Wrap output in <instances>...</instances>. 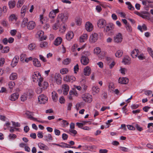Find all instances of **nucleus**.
I'll use <instances>...</instances> for the list:
<instances>
[{"label":"nucleus","mask_w":153,"mask_h":153,"mask_svg":"<svg viewBox=\"0 0 153 153\" xmlns=\"http://www.w3.org/2000/svg\"><path fill=\"white\" fill-rule=\"evenodd\" d=\"M68 17V14L66 13H61L58 15L57 22H58L59 20H61L63 22H64L67 21Z\"/></svg>","instance_id":"nucleus-1"},{"label":"nucleus","mask_w":153,"mask_h":153,"mask_svg":"<svg viewBox=\"0 0 153 153\" xmlns=\"http://www.w3.org/2000/svg\"><path fill=\"white\" fill-rule=\"evenodd\" d=\"M43 78H39V81L38 82V85L40 87L42 88L43 90H45L47 88L48 86V83L46 81L43 82Z\"/></svg>","instance_id":"nucleus-2"},{"label":"nucleus","mask_w":153,"mask_h":153,"mask_svg":"<svg viewBox=\"0 0 153 153\" xmlns=\"http://www.w3.org/2000/svg\"><path fill=\"white\" fill-rule=\"evenodd\" d=\"M38 100L40 104H45L48 101V98L44 94H41L38 97Z\"/></svg>","instance_id":"nucleus-3"},{"label":"nucleus","mask_w":153,"mask_h":153,"mask_svg":"<svg viewBox=\"0 0 153 153\" xmlns=\"http://www.w3.org/2000/svg\"><path fill=\"white\" fill-rule=\"evenodd\" d=\"M98 36L97 33H94L92 34L89 38L90 42L91 43L95 42L97 40Z\"/></svg>","instance_id":"nucleus-4"},{"label":"nucleus","mask_w":153,"mask_h":153,"mask_svg":"<svg viewBox=\"0 0 153 153\" xmlns=\"http://www.w3.org/2000/svg\"><path fill=\"white\" fill-rule=\"evenodd\" d=\"M106 23L105 20L102 19H100L97 22L98 26L100 28H103L105 26Z\"/></svg>","instance_id":"nucleus-5"},{"label":"nucleus","mask_w":153,"mask_h":153,"mask_svg":"<svg viewBox=\"0 0 153 153\" xmlns=\"http://www.w3.org/2000/svg\"><path fill=\"white\" fill-rule=\"evenodd\" d=\"M123 38L122 34L118 33L114 37V42L117 43L121 42Z\"/></svg>","instance_id":"nucleus-6"},{"label":"nucleus","mask_w":153,"mask_h":153,"mask_svg":"<svg viewBox=\"0 0 153 153\" xmlns=\"http://www.w3.org/2000/svg\"><path fill=\"white\" fill-rule=\"evenodd\" d=\"M62 90L64 95H67L69 90V86L67 84H63L62 85Z\"/></svg>","instance_id":"nucleus-7"},{"label":"nucleus","mask_w":153,"mask_h":153,"mask_svg":"<svg viewBox=\"0 0 153 153\" xmlns=\"http://www.w3.org/2000/svg\"><path fill=\"white\" fill-rule=\"evenodd\" d=\"M80 61L81 63L84 65H86L89 62V59L88 57H85L84 56H82Z\"/></svg>","instance_id":"nucleus-8"},{"label":"nucleus","mask_w":153,"mask_h":153,"mask_svg":"<svg viewBox=\"0 0 153 153\" xmlns=\"http://www.w3.org/2000/svg\"><path fill=\"white\" fill-rule=\"evenodd\" d=\"M27 29L29 30H33L36 26L35 23L33 21H30L27 24Z\"/></svg>","instance_id":"nucleus-9"},{"label":"nucleus","mask_w":153,"mask_h":153,"mask_svg":"<svg viewBox=\"0 0 153 153\" xmlns=\"http://www.w3.org/2000/svg\"><path fill=\"white\" fill-rule=\"evenodd\" d=\"M114 27V26L112 23H109L108 25L104 27V31L105 32L109 31L113 29Z\"/></svg>","instance_id":"nucleus-10"},{"label":"nucleus","mask_w":153,"mask_h":153,"mask_svg":"<svg viewBox=\"0 0 153 153\" xmlns=\"http://www.w3.org/2000/svg\"><path fill=\"white\" fill-rule=\"evenodd\" d=\"M55 79L58 84L59 85L61 84L62 78L61 77V76L59 74L56 73L55 74Z\"/></svg>","instance_id":"nucleus-11"},{"label":"nucleus","mask_w":153,"mask_h":153,"mask_svg":"<svg viewBox=\"0 0 153 153\" xmlns=\"http://www.w3.org/2000/svg\"><path fill=\"white\" fill-rule=\"evenodd\" d=\"M85 27L87 30L89 32L92 31L93 29V26L92 24L89 22L86 23Z\"/></svg>","instance_id":"nucleus-12"},{"label":"nucleus","mask_w":153,"mask_h":153,"mask_svg":"<svg viewBox=\"0 0 153 153\" xmlns=\"http://www.w3.org/2000/svg\"><path fill=\"white\" fill-rule=\"evenodd\" d=\"M19 59V57L18 56H16L13 59L11 63V65L13 67L15 66L17 64Z\"/></svg>","instance_id":"nucleus-13"},{"label":"nucleus","mask_w":153,"mask_h":153,"mask_svg":"<svg viewBox=\"0 0 153 153\" xmlns=\"http://www.w3.org/2000/svg\"><path fill=\"white\" fill-rule=\"evenodd\" d=\"M91 69L88 66H87L84 69V73L85 76H89L91 73Z\"/></svg>","instance_id":"nucleus-14"},{"label":"nucleus","mask_w":153,"mask_h":153,"mask_svg":"<svg viewBox=\"0 0 153 153\" xmlns=\"http://www.w3.org/2000/svg\"><path fill=\"white\" fill-rule=\"evenodd\" d=\"M128 81V79L126 77L120 78L119 79V82L121 84H126Z\"/></svg>","instance_id":"nucleus-15"},{"label":"nucleus","mask_w":153,"mask_h":153,"mask_svg":"<svg viewBox=\"0 0 153 153\" xmlns=\"http://www.w3.org/2000/svg\"><path fill=\"white\" fill-rule=\"evenodd\" d=\"M38 146L41 149L47 151L49 149V148L48 146L44 145L41 143H38Z\"/></svg>","instance_id":"nucleus-16"},{"label":"nucleus","mask_w":153,"mask_h":153,"mask_svg":"<svg viewBox=\"0 0 153 153\" xmlns=\"http://www.w3.org/2000/svg\"><path fill=\"white\" fill-rule=\"evenodd\" d=\"M131 59L128 56H126L123 59L122 62L125 65H129L131 63Z\"/></svg>","instance_id":"nucleus-17"},{"label":"nucleus","mask_w":153,"mask_h":153,"mask_svg":"<svg viewBox=\"0 0 153 153\" xmlns=\"http://www.w3.org/2000/svg\"><path fill=\"white\" fill-rule=\"evenodd\" d=\"M25 114L28 117L27 118L33 120H36V118L32 117L33 115V113L32 112H30L28 111H27L25 112Z\"/></svg>","instance_id":"nucleus-18"},{"label":"nucleus","mask_w":153,"mask_h":153,"mask_svg":"<svg viewBox=\"0 0 153 153\" xmlns=\"http://www.w3.org/2000/svg\"><path fill=\"white\" fill-rule=\"evenodd\" d=\"M33 65L36 67H39L41 65V63L38 59L36 58H34L33 60Z\"/></svg>","instance_id":"nucleus-19"},{"label":"nucleus","mask_w":153,"mask_h":153,"mask_svg":"<svg viewBox=\"0 0 153 153\" xmlns=\"http://www.w3.org/2000/svg\"><path fill=\"white\" fill-rule=\"evenodd\" d=\"M19 97V94L16 93H13L11 95L10 97V100L12 101H15Z\"/></svg>","instance_id":"nucleus-20"},{"label":"nucleus","mask_w":153,"mask_h":153,"mask_svg":"<svg viewBox=\"0 0 153 153\" xmlns=\"http://www.w3.org/2000/svg\"><path fill=\"white\" fill-rule=\"evenodd\" d=\"M73 36V33L71 31L68 32L66 35V38L67 40H69L71 39Z\"/></svg>","instance_id":"nucleus-21"},{"label":"nucleus","mask_w":153,"mask_h":153,"mask_svg":"<svg viewBox=\"0 0 153 153\" xmlns=\"http://www.w3.org/2000/svg\"><path fill=\"white\" fill-rule=\"evenodd\" d=\"M62 41V39L60 37H58L54 41V44L55 45L58 46L61 43Z\"/></svg>","instance_id":"nucleus-22"},{"label":"nucleus","mask_w":153,"mask_h":153,"mask_svg":"<svg viewBox=\"0 0 153 153\" xmlns=\"http://www.w3.org/2000/svg\"><path fill=\"white\" fill-rule=\"evenodd\" d=\"M138 52L139 51L138 49H135L134 50L131 52V56L133 58H135L137 56Z\"/></svg>","instance_id":"nucleus-23"},{"label":"nucleus","mask_w":153,"mask_h":153,"mask_svg":"<svg viewBox=\"0 0 153 153\" xmlns=\"http://www.w3.org/2000/svg\"><path fill=\"white\" fill-rule=\"evenodd\" d=\"M28 21V19L27 18H24L21 24V26L23 27L26 26Z\"/></svg>","instance_id":"nucleus-24"},{"label":"nucleus","mask_w":153,"mask_h":153,"mask_svg":"<svg viewBox=\"0 0 153 153\" xmlns=\"http://www.w3.org/2000/svg\"><path fill=\"white\" fill-rule=\"evenodd\" d=\"M89 96H91L89 95ZM83 100L85 102H90L91 101V98L90 97H88L87 95H85L84 97H82Z\"/></svg>","instance_id":"nucleus-25"},{"label":"nucleus","mask_w":153,"mask_h":153,"mask_svg":"<svg viewBox=\"0 0 153 153\" xmlns=\"http://www.w3.org/2000/svg\"><path fill=\"white\" fill-rule=\"evenodd\" d=\"M33 91L31 89H30L28 90L27 94H26L27 97L29 98H30L32 97L33 95Z\"/></svg>","instance_id":"nucleus-26"},{"label":"nucleus","mask_w":153,"mask_h":153,"mask_svg":"<svg viewBox=\"0 0 153 153\" xmlns=\"http://www.w3.org/2000/svg\"><path fill=\"white\" fill-rule=\"evenodd\" d=\"M27 8V6L25 5H24L22 7L21 10V16L23 17L25 14V12L26 11V9Z\"/></svg>","instance_id":"nucleus-27"},{"label":"nucleus","mask_w":153,"mask_h":153,"mask_svg":"<svg viewBox=\"0 0 153 153\" xmlns=\"http://www.w3.org/2000/svg\"><path fill=\"white\" fill-rule=\"evenodd\" d=\"M16 2L14 1H10L8 2V5L10 9L13 8L16 5Z\"/></svg>","instance_id":"nucleus-28"},{"label":"nucleus","mask_w":153,"mask_h":153,"mask_svg":"<svg viewBox=\"0 0 153 153\" xmlns=\"http://www.w3.org/2000/svg\"><path fill=\"white\" fill-rule=\"evenodd\" d=\"M88 36L86 34H84L83 35L80 36V42H84L87 39Z\"/></svg>","instance_id":"nucleus-29"},{"label":"nucleus","mask_w":153,"mask_h":153,"mask_svg":"<svg viewBox=\"0 0 153 153\" xmlns=\"http://www.w3.org/2000/svg\"><path fill=\"white\" fill-rule=\"evenodd\" d=\"M123 53V51L122 50H119L116 53L115 55L116 57L119 58L122 56Z\"/></svg>","instance_id":"nucleus-30"},{"label":"nucleus","mask_w":153,"mask_h":153,"mask_svg":"<svg viewBox=\"0 0 153 153\" xmlns=\"http://www.w3.org/2000/svg\"><path fill=\"white\" fill-rule=\"evenodd\" d=\"M18 77L17 74L16 73H12L10 77V79L12 80L16 79Z\"/></svg>","instance_id":"nucleus-31"},{"label":"nucleus","mask_w":153,"mask_h":153,"mask_svg":"<svg viewBox=\"0 0 153 153\" xmlns=\"http://www.w3.org/2000/svg\"><path fill=\"white\" fill-rule=\"evenodd\" d=\"M44 138L45 140L47 141H49L50 140H52V137L51 135L48 134L47 135H45L44 136Z\"/></svg>","instance_id":"nucleus-32"},{"label":"nucleus","mask_w":153,"mask_h":153,"mask_svg":"<svg viewBox=\"0 0 153 153\" xmlns=\"http://www.w3.org/2000/svg\"><path fill=\"white\" fill-rule=\"evenodd\" d=\"M25 0H18L17 3V6L18 8L21 7L24 4Z\"/></svg>","instance_id":"nucleus-33"},{"label":"nucleus","mask_w":153,"mask_h":153,"mask_svg":"<svg viewBox=\"0 0 153 153\" xmlns=\"http://www.w3.org/2000/svg\"><path fill=\"white\" fill-rule=\"evenodd\" d=\"M71 61V59L69 58L65 59L62 62V63L65 65H68Z\"/></svg>","instance_id":"nucleus-34"},{"label":"nucleus","mask_w":153,"mask_h":153,"mask_svg":"<svg viewBox=\"0 0 153 153\" xmlns=\"http://www.w3.org/2000/svg\"><path fill=\"white\" fill-rule=\"evenodd\" d=\"M10 50V48L8 47H6L3 48L1 50V52L3 53H8Z\"/></svg>","instance_id":"nucleus-35"},{"label":"nucleus","mask_w":153,"mask_h":153,"mask_svg":"<svg viewBox=\"0 0 153 153\" xmlns=\"http://www.w3.org/2000/svg\"><path fill=\"white\" fill-rule=\"evenodd\" d=\"M92 89V91L95 93H98L99 92L100 88L97 86H93Z\"/></svg>","instance_id":"nucleus-36"},{"label":"nucleus","mask_w":153,"mask_h":153,"mask_svg":"<svg viewBox=\"0 0 153 153\" xmlns=\"http://www.w3.org/2000/svg\"><path fill=\"white\" fill-rule=\"evenodd\" d=\"M36 45L35 44L31 43L28 46V48L29 50H32L35 49Z\"/></svg>","instance_id":"nucleus-37"},{"label":"nucleus","mask_w":153,"mask_h":153,"mask_svg":"<svg viewBox=\"0 0 153 153\" xmlns=\"http://www.w3.org/2000/svg\"><path fill=\"white\" fill-rule=\"evenodd\" d=\"M68 70L66 68L62 69L60 70V73L62 74H67L68 72Z\"/></svg>","instance_id":"nucleus-38"},{"label":"nucleus","mask_w":153,"mask_h":153,"mask_svg":"<svg viewBox=\"0 0 153 153\" xmlns=\"http://www.w3.org/2000/svg\"><path fill=\"white\" fill-rule=\"evenodd\" d=\"M148 13V12L147 11H142L140 13V16L143 18H146L147 16L145 14H147Z\"/></svg>","instance_id":"nucleus-39"},{"label":"nucleus","mask_w":153,"mask_h":153,"mask_svg":"<svg viewBox=\"0 0 153 153\" xmlns=\"http://www.w3.org/2000/svg\"><path fill=\"white\" fill-rule=\"evenodd\" d=\"M100 49L99 47H97L94 50V53L95 54H99L101 52Z\"/></svg>","instance_id":"nucleus-40"},{"label":"nucleus","mask_w":153,"mask_h":153,"mask_svg":"<svg viewBox=\"0 0 153 153\" xmlns=\"http://www.w3.org/2000/svg\"><path fill=\"white\" fill-rule=\"evenodd\" d=\"M15 83L14 82L11 81L9 82L8 85L9 88L11 89H12L13 87L15 86Z\"/></svg>","instance_id":"nucleus-41"},{"label":"nucleus","mask_w":153,"mask_h":153,"mask_svg":"<svg viewBox=\"0 0 153 153\" xmlns=\"http://www.w3.org/2000/svg\"><path fill=\"white\" fill-rule=\"evenodd\" d=\"M56 16V14H55L54 12L52 11L50 12L49 14V16L50 18L52 19L54 18Z\"/></svg>","instance_id":"nucleus-42"},{"label":"nucleus","mask_w":153,"mask_h":153,"mask_svg":"<svg viewBox=\"0 0 153 153\" xmlns=\"http://www.w3.org/2000/svg\"><path fill=\"white\" fill-rule=\"evenodd\" d=\"M137 57L139 59L141 60H143L145 59L146 58L145 56H144L143 53L140 54Z\"/></svg>","instance_id":"nucleus-43"},{"label":"nucleus","mask_w":153,"mask_h":153,"mask_svg":"<svg viewBox=\"0 0 153 153\" xmlns=\"http://www.w3.org/2000/svg\"><path fill=\"white\" fill-rule=\"evenodd\" d=\"M32 79H33V82H35V80L37 79V80L38 81V79L39 80V76H37V74H34L32 76Z\"/></svg>","instance_id":"nucleus-44"},{"label":"nucleus","mask_w":153,"mask_h":153,"mask_svg":"<svg viewBox=\"0 0 153 153\" xmlns=\"http://www.w3.org/2000/svg\"><path fill=\"white\" fill-rule=\"evenodd\" d=\"M76 80L75 77L73 76H69V82H73Z\"/></svg>","instance_id":"nucleus-45"},{"label":"nucleus","mask_w":153,"mask_h":153,"mask_svg":"<svg viewBox=\"0 0 153 153\" xmlns=\"http://www.w3.org/2000/svg\"><path fill=\"white\" fill-rule=\"evenodd\" d=\"M120 149L121 151L124 152H128L129 151V149L128 148L120 147Z\"/></svg>","instance_id":"nucleus-46"},{"label":"nucleus","mask_w":153,"mask_h":153,"mask_svg":"<svg viewBox=\"0 0 153 153\" xmlns=\"http://www.w3.org/2000/svg\"><path fill=\"white\" fill-rule=\"evenodd\" d=\"M90 53L89 51H84L82 56H84L85 57H88V56H90Z\"/></svg>","instance_id":"nucleus-47"},{"label":"nucleus","mask_w":153,"mask_h":153,"mask_svg":"<svg viewBox=\"0 0 153 153\" xmlns=\"http://www.w3.org/2000/svg\"><path fill=\"white\" fill-rule=\"evenodd\" d=\"M27 97L26 95V94H24L23 95L21 96V100L22 101H24L27 100Z\"/></svg>","instance_id":"nucleus-48"},{"label":"nucleus","mask_w":153,"mask_h":153,"mask_svg":"<svg viewBox=\"0 0 153 153\" xmlns=\"http://www.w3.org/2000/svg\"><path fill=\"white\" fill-rule=\"evenodd\" d=\"M48 45V43L47 42H41L40 44V46L41 48L45 47L46 46Z\"/></svg>","instance_id":"nucleus-49"},{"label":"nucleus","mask_w":153,"mask_h":153,"mask_svg":"<svg viewBox=\"0 0 153 153\" xmlns=\"http://www.w3.org/2000/svg\"><path fill=\"white\" fill-rule=\"evenodd\" d=\"M126 30L128 32H131L132 31V28L131 26L129 24H127L126 26Z\"/></svg>","instance_id":"nucleus-50"},{"label":"nucleus","mask_w":153,"mask_h":153,"mask_svg":"<svg viewBox=\"0 0 153 153\" xmlns=\"http://www.w3.org/2000/svg\"><path fill=\"white\" fill-rule=\"evenodd\" d=\"M135 127L139 131H141L143 130V128L140 127L138 124H135Z\"/></svg>","instance_id":"nucleus-51"},{"label":"nucleus","mask_w":153,"mask_h":153,"mask_svg":"<svg viewBox=\"0 0 153 153\" xmlns=\"http://www.w3.org/2000/svg\"><path fill=\"white\" fill-rule=\"evenodd\" d=\"M76 125L79 128L82 129L83 126L85 125V124L82 123H76Z\"/></svg>","instance_id":"nucleus-52"},{"label":"nucleus","mask_w":153,"mask_h":153,"mask_svg":"<svg viewBox=\"0 0 153 153\" xmlns=\"http://www.w3.org/2000/svg\"><path fill=\"white\" fill-rule=\"evenodd\" d=\"M43 90L42 88H38L36 90V92L38 94H40L42 92Z\"/></svg>","instance_id":"nucleus-53"},{"label":"nucleus","mask_w":153,"mask_h":153,"mask_svg":"<svg viewBox=\"0 0 153 153\" xmlns=\"http://www.w3.org/2000/svg\"><path fill=\"white\" fill-rule=\"evenodd\" d=\"M16 135L13 134H10L9 135V137L10 139H15L16 138Z\"/></svg>","instance_id":"nucleus-54"},{"label":"nucleus","mask_w":153,"mask_h":153,"mask_svg":"<svg viewBox=\"0 0 153 153\" xmlns=\"http://www.w3.org/2000/svg\"><path fill=\"white\" fill-rule=\"evenodd\" d=\"M13 126L15 127H19L20 126V124L19 123L17 122L15 123L14 122L12 121Z\"/></svg>","instance_id":"nucleus-55"},{"label":"nucleus","mask_w":153,"mask_h":153,"mask_svg":"<svg viewBox=\"0 0 153 153\" xmlns=\"http://www.w3.org/2000/svg\"><path fill=\"white\" fill-rule=\"evenodd\" d=\"M44 32L42 30H40L37 32V35L39 36V37H41L44 34Z\"/></svg>","instance_id":"nucleus-56"},{"label":"nucleus","mask_w":153,"mask_h":153,"mask_svg":"<svg viewBox=\"0 0 153 153\" xmlns=\"http://www.w3.org/2000/svg\"><path fill=\"white\" fill-rule=\"evenodd\" d=\"M76 23L78 25H80L81 23V19L80 18H78L76 19Z\"/></svg>","instance_id":"nucleus-57"},{"label":"nucleus","mask_w":153,"mask_h":153,"mask_svg":"<svg viewBox=\"0 0 153 153\" xmlns=\"http://www.w3.org/2000/svg\"><path fill=\"white\" fill-rule=\"evenodd\" d=\"M68 138V135L67 134L64 133L62 135V138L63 140H66Z\"/></svg>","instance_id":"nucleus-58"},{"label":"nucleus","mask_w":153,"mask_h":153,"mask_svg":"<svg viewBox=\"0 0 153 153\" xmlns=\"http://www.w3.org/2000/svg\"><path fill=\"white\" fill-rule=\"evenodd\" d=\"M65 102V100L64 97H61L59 98V102L61 103H64Z\"/></svg>","instance_id":"nucleus-59"},{"label":"nucleus","mask_w":153,"mask_h":153,"mask_svg":"<svg viewBox=\"0 0 153 153\" xmlns=\"http://www.w3.org/2000/svg\"><path fill=\"white\" fill-rule=\"evenodd\" d=\"M39 57L40 59L43 62H46V60L42 55H39Z\"/></svg>","instance_id":"nucleus-60"},{"label":"nucleus","mask_w":153,"mask_h":153,"mask_svg":"<svg viewBox=\"0 0 153 153\" xmlns=\"http://www.w3.org/2000/svg\"><path fill=\"white\" fill-rule=\"evenodd\" d=\"M54 132L55 134L56 135L59 136L60 134V132L59 130L55 129H54Z\"/></svg>","instance_id":"nucleus-61"},{"label":"nucleus","mask_w":153,"mask_h":153,"mask_svg":"<svg viewBox=\"0 0 153 153\" xmlns=\"http://www.w3.org/2000/svg\"><path fill=\"white\" fill-rule=\"evenodd\" d=\"M128 128L130 130H135V128L133 126L130 125H127Z\"/></svg>","instance_id":"nucleus-62"},{"label":"nucleus","mask_w":153,"mask_h":153,"mask_svg":"<svg viewBox=\"0 0 153 153\" xmlns=\"http://www.w3.org/2000/svg\"><path fill=\"white\" fill-rule=\"evenodd\" d=\"M16 30H11L10 33L11 35L13 36L16 33Z\"/></svg>","instance_id":"nucleus-63"},{"label":"nucleus","mask_w":153,"mask_h":153,"mask_svg":"<svg viewBox=\"0 0 153 153\" xmlns=\"http://www.w3.org/2000/svg\"><path fill=\"white\" fill-rule=\"evenodd\" d=\"M108 150L106 149H100L99 150V152L100 153H107Z\"/></svg>","instance_id":"nucleus-64"}]
</instances>
